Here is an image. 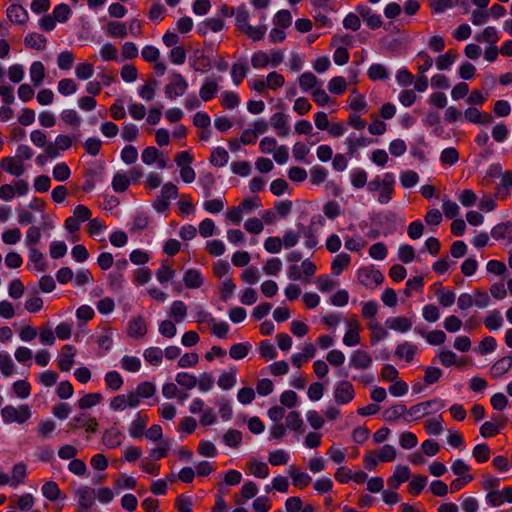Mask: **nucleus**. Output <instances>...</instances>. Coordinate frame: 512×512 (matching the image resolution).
<instances>
[{"instance_id":"1","label":"nucleus","mask_w":512,"mask_h":512,"mask_svg":"<svg viewBox=\"0 0 512 512\" xmlns=\"http://www.w3.org/2000/svg\"><path fill=\"white\" fill-rule=\"evenodd\" d=\"M1 416L5 424H24L31 417V410L26 404L19 405L18 407L6 405L1 410Z\"/></svg>"},{"instance_id":"2","label":"nucleus","mask_w":512,"mask_h":512,"mask_svg":"<svg viewBox=\"0 0 512 512\" xmlns=\"http://www.w3.org/2000/svg\"><path fill=\"white\" fill-rule=\"evenodd\" d=\"M188 88V82L178 72H174L170 82L165 86V95L169 99H175L185 94Z\"/></svg>"},{"instance_id":"3","label":"nucleus","mask_w":512,"mask_h":512,"mask_svg":"<svg viewBox=\"0 0 512 512\" xmlns=\"http://www.w3.org/2000/svg\"><path fill=\"white\" fill-rule=\"evenodd\" d=\"M442 407H444V404L440 399H432L413 405L408 409L407 414L411 417H414L415 419H419L429 414V409L438 411Z\"/></svg>"},{"instance_id":"4","label":"nucleus","mask_w":512,"mask_h":512,"mask_svg":"<svg viewBox=\"0 0 512 512\" xmlns=\"http://www.w3.org/2000/svg\"><path fill=\"white\" fill-rule=\"evenodd\" d=\"M75 495L78 497L77 512H87L95 503L96 491L91 487L81 486L75 490Z\"/></svg>"},{"instance_id":"5","label":"nucleus","mask_w":512,"mask_h":512,"mask_svg":"<svg viewBox=\"0 0 512 512\" xmlns=\"http://www.w3.org/2000/svg\"><path fill=\"white\" fill-rule=\"evenodd\" d=\"M355 397L353 385L347 381L339 382L334 388V400L338 405L350 403Z\"/></svg>"},{"instance_id":"6","label":"nucleus","mask_w":512,"mask_h":512,"mask_svg":"<svg viewBox=\"0 0 512 512\" xmlns=\"http://www.w3.org/2000/svg\"><path fill=\"white\" fill-rule=\"evenodd\" d=\"M359 282L366 286L372 287V285H379L384 281V276L380 270L372 267H363L358 270Z\"/></svg>"},{"instance_id":"7","label":"nucleus","mask_w":512,"mask_h":512,"mask_svg":"<svg viewBox=\"0 0 512 512\" xmlns=\"http://www.w3.org/2000/svg\"><path fill=\"white\" fill-rule=\"evenodd\" d=\"M395 176L391 172L383 175L382 186L380 187L378 202L380 204H387L391 201L394 193Z\"/></svg>"},{"instance_id":"8","label":"nucleus","mask_w":512,"mask_h":512,"mask_svg":"<svg viewBox=\"0 0 512 512\" xmlns=\"http://www.w3.org/2000/svg\"><path fill=\"white\" fill-rule=\"evenodd\" d=\"M373 359L365 350L358 349L351 353L349 365L357 370H366L372 366Z\"/></svg>"},{"instance_id":"9","label":"nucleus","mask_w":512,"mask_h":512,"mask_svg":"<svg viewBox=\"0 0 512 512\" xmlns=\"http://www.w3.org/2000/svg\"><path fill=\"white\" fill-rule=\"evenodd\" d=\"M486 502L497 507L504 503H512V487H505L501 491L492 490L486 495Z\"/></svg>"},{"instance_id":"10","label":"nucleus","mask_w":512,"mask_h":512,"mask_svg":"<svg viewBox=\"0 0 512 512\" xmlns=\"http://www.w3.org/2000/svg\"><path fill=\"white\" fill-rule=\"evenodd\" d=\"M69 425L73 430L85 427L86 432L95 433L98 428V421L96 418L88 417L86 413H81L77 416H74Z\"/></svg>"},{"instance_id":"11","label":"nucleus","mask_w":512,"mask_h":512,"mask_svg":"<svg viewBox=\"0 0 512 512\" xmlns=\"http://www.w3.org/2000/svg\"><path fill=\"white\" fill-rule=\"evenodd\" d=\"M0 167L8 174L20 177L25 172V167L20 160L15 157H4L0 160Z\"/></svg>"},{"instance_id":"12","label":"nucleus","mask_w":512,"mask_h":512,"mask_svg":"<svg viewBox=\"0 0 512 512\" xmlns=\"http://www.w3.org/2000/svg\"><path fill=\"white\" fill-rule=\"evenodd\" d=\"M410 478V469L408 466L398 465L391 477L388 478L387 484L390 489L396 490L399 486L408 481Z\"/></svg>"},{"instance_id":"13","label":"nucleus","mask_w":512,"mask_h":512,"mask_svg":"<svg viewBox=\"0 0 512 512\" xmlns=\"http://www.w3.org/2000/svg\"><path fill=\"white\" fill-rule=\"evenodd\" d=\"M124 439V435L120 430H118L115 427L106 429L103 433L102 437V443L105 445L108 449H114L116 447H119Z\"/></svg>"},{"instance_id":"14","label":"nucleus","mask_w":512,"mask_h":512,"mask_svg":"<svg viewBox=\"0 0 512 512\" xmlns=\"http://www.w3.org/2000/svg\"><path fill=\"white\" fill-rule=\"evenodd\" d=\"M218 80L214 77H207L204 80L203 85L200 88L199 95L204 102H208L214 98L218 92Z\"/></svg>"},{"instance_id":"15","label":"nucleus","mask_w":512,"mask_h":512,"mask_svg":"<svg viewBox=\"0 0 512 512\" xmlns=\"http://www.w3.org/2000/svg\"><path fill=\"white\" fill-rule=\"evenodd\" d=\"M271 126L277 131V135L285 137L289 134L288 116L282 112L275 113L270 118Z\"/></svg>"},{"instance_id":"16","label":"nucleus","mask_w":512,"mask_h":512,"mask_svg":"<svg viewBox=\"0 0 512 512\" xmlns=\"http://www.w3.org/2000/svg\"><path fill=\"white\" fill-rule=\"evenodd\" d=\"M316 225L315 218L311 219V223L309 226H304L301 223L297 224L299 232L305 237V246L308 249H313L317 246L318 240L315 234L314 226Z\"/></svg>"},{"instance_id":"17","label":"nucleus","mask_w":512,"mask_h":512,"mask_svg":"<svg viewBox=\"0 0 512 512\" xmlns=\"http://www.w3.org/2000/svg\"><path fill=\"white\" fill-rule=\"evenodd\" d=\"M385 325L394 331L405 333L412 328V321L408 317L398 316V317H389L385 321Z\"/></svg>"},{"instance_id":"18","label":"nucleus","mask_w":512,"mask_h":512,"mask_svg":"<svg viewBox=\"0 0 512 512\" xmlns=\"http://www.w3.org/2000/svg\"><path fill=\"white\" fill-rule=\"evenodd\" d=\"M6 14L8 19L16 24H24L29 19L27 10L18 4L10 5L6 10Z\"/></svg>"},{"instance_id":"19","label":"nucleus","mask_w":512,"mask_h":512,"mask_svg":"<svg viewBox=\"0 0 512 512\" xmlns=\"http://www.w3.org/2000/svg\"><path fill=\"white\" fill-rule=\"evenodd\" d=\"M288 474L292 479L293 485L299 489L307 487L312 481L309 474L306 472H300L294 465H291L288 468Z\"/></svg>"},{"instance_id":"20","label":"nucleus","mask_w":512,"mask_h":512,"mask_svg":"<svg viewBox=\"0 0 512 512\" xmlns=\"http://www.w3.org/2000/svg\"><path fill=\"white\" fill-rule=\"evenodd\" d=\"M128 335L132 338H141L147 333V326L144 318L138 316L128 323Z\"/></svg>"},{"instance_id":"21","label":"nucleus","mask_w":512,"mask_h":512,"mask_svg":"<svg viewBox=\"0 0 512 512\" xmlns=\"http://www.w3.org/2000/svg\"><path fill=\"white\" fill-rule=\"evenodd\" d=\"M148 422L147 416H142L140 412L136 414V418L131 422L129 434L132 438L139 439L143 436L144 430Z\"/></svg>"},{"instance_id":"22","label":"nucleus","mask_w":512,"mask_h":512,"mask_svg":"<svg viewBox=\"0 0 512 512\" xmlns=\"http://www.w3.org/2000/svg\"><path fill=\"white\" fill-rule=\"evenodd\" d=\"M512 368V356H504L496 361L490 369L493 378H499Z\"/></svg>"},{"instance_id":"23","label":"nucleus","mask_w":512,"mask_h":512,"mask_svg":"<svg viewBox=\"0 0 512 512\" xmlns=\"http://www.w3.org/2000/svg\"><path fill=\"white\" fill-rule=\"evenodd\" d=\"M183 281L187 288L197 289L202 286L204 279L199 270L188 269L184 273Z\"/></svg>"},{"instance_id":"24","label":"nucleus","mask_w":512,"mask_h":512,"mask_svg":"<svg viewBox=\"0 0 512 512\" xmlns=\"http://www.w3.org/2000/svg\"><path fill=\"white\" fill-rule=\"evenodd\" d=\"M41 491H42L43 496L46 497L50 501H56L58 499L66 498L65 495H62L58 484L54 481H47L46 483H44Z\"/></svg>"},{"instance_id":"25","label":"nucleus","mask_w":512,"mask_h":512,"mask_svg":"<svg viewBox=\"0 0 512 512\" xmlns=\"http://www.w3.org/2000/svg\"><path fill=\"white\" fill-rule=\"evenodd\" d=\"M491 236L496 239H508L512 242V223H500L494 226L491 230Z\"/></svg>"},{"instance_id":"26","label":"nucleus","mask_w":512,"mask_h":512,"mask_svg":"<svg viewBox=\"0 0 512 512\" xmlns=\"http://www.w3.org/2000/svg\"><path fill=\"white\" fill-rule=\"evenodd\" d=\"M103 401V396L101 393L95 392V393H87L82 398L78 400V407L81 410H87L90 409L97 404L101 403Z\"/></svg>"},{"instance_id":"27","label":"nucleus","mask_w":512,"mask_h":512,"mask_svg":"<svg viewBox=\"0 0 512 512\" xmlns=\"http://www.w3.org/2000/svg\"><path fill=\"white\" fill-rule=\"evenodd\" d=\"M299 86L302 91L307 92L312 88L321 87L322 83L318 81L317 77L311 72H305L299 77Z\"/></svg>"},{"instance_id":"28","label":"nucleus","mask_w":512,"mask_h":512,"mask_svg":"<svg viewBox=\"0 0 512 512\" xmlns=\"http://www.w3.org/2000/svg\"><path fill=\"white\" fill-rule=\"evenodd\" d=\"M30 78L34 86L39 87L45 78V67L42 62L35 61L30 66Z\"/></svg>"},{"instance_id":"29","label":"nucleus","mask_w":512,"mask_h":512,"mask_svg":"<svg viewBox=\"0 0 512 512\" xmlns=\"http://www.w3.org/2000/svg\"><path fill=\"white\" fill-rule=\"evenodd\" d=\"M417 351V346L409 342H404L396 347L395 355L404 358L407 362H411Z\"/></svg>"},{"instance_id":"30","label":"nucleus","mask_w":512,"mask_h":512,"mask_svg":"<svg viewBox=\"0 0 512 512\" xmlns=\"http://www.w3.org/2000/svg\"><path fill=\"white\" fill-rule=\"evenodd\" d=\"M349 325H350V327L354 326L355 328H351L345 333V335L343 337V343L346 346L352 347V346H356L360 343V336H359V332L357 330L359 323L356 319H354L353 321H351L349 323Z\"/></svg>"},{"instance_id":"31","label":"nucleus","mask_w":512,"mask_h":512,"mask_svg":"<svg viewBox=\"0 0 512 512\" xmlns=\"http://www.w3.org/2000/svg\"><path fill=\"white\" fill-rule=\"evenodd\" d=\"M24 43L27 47L36 49V50H43L46 47L47 39L42 34L38 33H29L25 39Z\"/></svg>"},{"instance_id":"32","label":"nucleus","mask_w":512,"mask_h":512,"mask_svg":"<svg viewBox=\"0 0 512 512\" xmlns=\"http://www.w3.org/2000/svg\"><path fill=\"white\" fill-rule=\"evenodd\" d=\"M351 257L347 253H340L332 261L331 269L335 275H340L350 264Z\"/></svg>"},{"instance_id":"33","label":"nucleus","mask_w":512,"mask_h":512,"mask_svg":"<svg viewBox=\"0 0 512 512\" xmlns=\"http://www.w3.org/2000/svg\"><path fill=\"white\" fill-rule=\"evenodd\" d=\"M435 295L437 297L439 304L443 307H451L456 299V295L453 291L446 290L442 287H439L436 290Z\"/></svg>"},{"instance_id":"34","label":"nucleus","mask_w":512,"mask_h":512,"mask_svg":"<svg viewBox=\"0 0 512 512\" xmlns=\"http://www.w3.org/2000/svg\"><path fill=\"white\" fill-rule=\"evenodd\" d=\"M209 160L212 165L216 167H223L227 164L229 160V155L224 148L217 147L212 151Z\"/></svg>"},{"instance_id":"35","label":"nucleus","mask_w":512,"mask_h":512,"mask_svg":"<svg viewBox=\"0 0 512 512\" xmlns=\"http://www.w3.org/2000/svg\"><path fill=\"white\" fill-rule=\"evenodd\" d=\"M407 411L408 409L404 404H397L385 410L383 413V417L386 421L393 422L407 414Z\"/></svg>"},{"instance_id":"36","label":"nucleus","mask_w":512,"mask_h":512,"mask_svg":"<svg viewBox=\"0 0 512 512\" xmlns=\"http://www.w3.org/2000/svg\"><path fill=\"white\" fill-rule=\"evenodd\" d=\"M175 381L177 382L178 385L187 390L195 388L198 383L196 376L189 374L187 372H179L175 377Z\"/></svg>"},{"instance_id":"37","label":"nucleus","mask_w":512,"mask_h":512,"mask_svg":"<svg viewBox=\"0 0 512 512\" xmlns=\"http://www.w3.org/2000/svg\"><path fill=\"white\" fill-rule=\"evenodd\" d=\"M186 314L187 306L183 301L177 300L172 303L169 315L175 320V322L181 323Z\"/></svg>"},{"instance_id":"38","label":"nucleus","mask_w":512,"mask_h":512,"mask_svg":"<svg viewBox=\"0 0 512 512\" xmlns=\"http://www.w3.org/2000/svg\"><path fill=\"white\" fill-rule=\"evenodd\" d=\"M130 178L124 173L117 172L112 179V188L116 193H122L128 189Z\"/></svg>"},{"instance_id":"39","label":"nucleus","mask_w":512,"mask_h":512,"mask_svg":"<svg viewBox=\"0 0 512 512\" xmlns=\"http://www.w3.org/2000/svg\"><path fill=\"white\" fill-rule=\"evenodd\" d=\"M458 54L453 50H448L445 54L440 55L436 60V66L439 70H447L457 59Z\"/></svg>"},{"instance_id":"40","label":"nucleus","mask_w":512,"mask_h":512,"mask_svg":"<svg viewBox=\"0 0 512 512\" xmlns=\"http://www.w3.org/2000/svg\"><path fill=\"white\" fill-rule=\"evenodd\" d=\"M428 482V477L425 475L414 476L408 486V492L412 495H419L425 488Z\"/></svg>"},{"instance_id":"41","label":"nucleus","mask_w":512,"mask_h":512,"mask_svg":"<svg viewBox=\"0 0 512 512\" xmlns=\"http://www.w3.org/2000/svg\"><path fill=\"white\" fill-rule=\"evenodd\" d=\"M144 359L154 366H159L162 362L163 351L158 347H149L144 351Z\"/></svg>"},{"instance_id":"42","label":"nucleus","mask_w":512,"mask_h":512,"mask_svg":"<svg viewBox=\"0 0 512 512\" xmlns=\"http://www.w3.org/2000/svg\"><path fill=\"white\" fill-rule=\"evenodd\" d=\"M107 388L118 391L123 385V379L117 371H109L104 377Z\"/></svg>"},{"instance_id":"43","label":"nucleus","mask_w":512,"mask_h":512,"mask_svg":"<svg viewBox=\"0 0 512 512\" xmlns=\"http://www.w3.org/2000/svg\"><path fill=\"white\" fill-rule=\"evenodd\" d=\"M215 181V177L211 172H205L199 176V183L204 190V196L206 198L211 196Z\"/></svg>"},{"instance_id":"44","label":"nucleus","mask_w":512,"mask_h":512,"mask_svg":"<svg viewBox=\"0 0 512 512\" xmlns=\"http://www.w3.org/2000/svg\"><path fill=\"white\" fill-rule=\"evenodd\" d=\"M249 24V13L246 10L245 6L242 5L237 8L235 12V26L244 32L246 27H248Z\"/></svg>"},{"instance_id":"45","label":"nucleus","mask_w":512,"mask_h":512,"mask_svg":"<svg viewBox=\"0 0 512 512\" xmlns=\"http://www.w3.org/2000/svg\"><path fill=\"white\" fill-rule=\"evenodd\" d=\"M26 477V465L23 462H19L13 466L12 469V478L10 485L12 487H17L20 483L24 481Z\"/></svg>"},{"instance_id":"46","label":"nucleus","mask_w":512,"mask_h":512,"mask_svg":"<svg viewBox=\"0 0 512 512\" xmlns=\"http://www.w3.org/2000/svg\"><path fill=\"white\" fill-rule=\"evenodd\" d=\"M250 349L251 345L249 343H237L230 347L229 354L231 358L241 360L247 356Z\"/></svg>"},{"instance_id":"47","label":"nucleus","mask_w":512,"mask_h":512,"mask_svg":"<svg viewBox=\"0 0 512 512\" xmlns=\"http://www.w3.org/2000/svg\"><path fill=\"white\" fill-rule=\"evenodd\" d=\"M107 32L111 37L125 38L127 36L126 25L122 22H109L107 25Z\"/></svg>"},{"instance_id":"48","label":"nucleus","mask_w":512,"mask_h":512,"mask_svg":"<svg viewBox=\"0 0 512 512\" xmlns=\"http://www.w3.org/2000/svg\"><path fill=\"white\" fill-rule=\"evenodd\" d=\"M485 326L490 330H497L503 325V318L498 310L491 311L484 320Z\"/></svg>"},{"instance_id":"49","label":"nucleus","mask_w":512,"mask_h":512,"mask_svg":"<svg viewBox=\"0 0 512 512\" xmlns=\"http://www.w3.org/2000/svg\"><path fill=\"white\" fill-rule=\"evenodd\" d=\"M175 274L176 271L167 264V261H163L160 268L156 272V278L161 284H163L171 280Z\"/></svg>"},{"instance_id":"50","label":"nucleus","mask_w":512,"mask_h":512,"mask_svg":"<svg viewBox=\"0 0 512 512\" xmlns=\"http://www.w3.org/2000/svg\"><path fill=\"white\" fill-rule=\"evenodd\" d=\"M0 371L4 376H10L14 371V363L6 351L0 352Z\"/></svg>"},{"instance_id":"51","label":"nucleus","mask_w":512,"mask_h":512,"mask_svg":"<svg viewBox=\"0 0 512 512\" xmlns=\"http://www.w3.org/2000/svg\"><path fill=\"white\" fill-rule=\"evenodd\" d=\"M347 83L344 77L335 76L328 83V90L336 95H340L345 92Z\"/></svg>"},{"instance_id":"52","label":"nucleus","mask_w":512,"mask_h":512,"mask_svg":"<svg viewBox=\"0 0 512 512\" xmlns=\"http://www.w3.org/2000/svg\"><path fill=\"white\" fill-rule=\"evenodd\" d=\"M249 469L251 473L257 478L264 479L269 474V467L265 462L255 460L251 461L249 464Z\"/></svg>"},{"instance_id":"53","label":"nucleus","mask_w":512,"mask_h":512,"mask_svg":"<svg viewBox=\"0 0 512 512\" xmlns=\"http://www.w3.org/2000/svg\"><path fill=\"white\" fill-rule=\"evenodd\" d=\"M368 77L373 80H383L388 78V72L384 65L382 64H372L368 69Z\"/></svg>"},{"instance_id":"54","label":"nucleus","mask_w":512,"mask_h":512,"mask_svg":"<svg viewBox=\"0 0 512 512\" xmlns=\"http://www.w3.org/2000/svg\"><path fill=\"white\" fill-rule=\"evenodd\" d=\"M52 175L55 180L63 182L70 177L71 171L65 162H61L54 166Z\"/></svg>"},{"instance_id":"55","label":"nucleus","mask_w":512,"mask_h":512,"mask_svg":"<svg viewBox=\"0 0 512 512\" xmlns=\"http://www.w3.org/2000/svg\"><path fill=\"white\" fill-rule=\"evenodd\" d=\"M71 14V9L69 5L65 3H61L57 5L52 12V16L55 19V21H58L60 23H64L68 20L69 16Z\"/></svg>"},{"instance_id":"56","label":"nucleus","mask_w":512,"mask_h":512,"mask_svg":"<svg viewBox=\"0 0 512 512\" xmlns=\"http://www.w3.org/2000/svg\"><path fill=\"white\" fill-rule=\"evenodd\" d=\"M419 181L418 174L413 170H406L400 174V182L403 188H412Z\"/></svg>"},{"instance_id":"57","label":"nucleus","mask_w":512,"mask_h":512,"mask_svg":"<svg viewBox=\"0 0 512 512\" xmlns=\"http://www.w3.org/2000/svg\"><path fill=\"white\" fill-rule=\"evenodd\" d=\"M472 455L478 463H484L489 460L490 448L487 444H478L473 448Z\"/></svg>"},{"instance_id":"58","label":"nucleus","mask_w":512,"mask_h":512,"mask_svg":"<svg viewBox=\"0 0 512 512\" xmlns=\"http://www.w3.org/2000/svg\"><path fill=\"white\" fill-rule=\"evenodd\" d=\"M459 159V153L458 151L453 148H445L440 155V161L444 165H454Z\"/></svg>"},{"instance_id":"59","label":"nucleus","mask_w":512,"mask_h":512,"mask_svg":"<svg viewBox=\"0 0 512 512\" xmlns=\"http://www.w3.org/2000/svg\"><path fill=\"white\" fill-rule=\"evenodd\" d=\"M158 85V81L155 79H149L147 83L142 86L139 90V95L146 101H151L155 95V87Z\"/></svg>"},{"instance_id":"60","label":"nucleus","mask_w":512,"mask_h":512,"mask_svg":"<svg viewBox=\"0 0 512 512\" xmlns=\"http://www.w3.org/2000/svg\"><path fill=\"white\" fill-rule=\"evenodd\" d=\"M43 254L36 248H29V260L35 264L38 271L43 272L47 269V265L43 262Z\"/></svg>"},{"instance_id":"61","label":"nucleus","mask_w":512,"mask_h":512,"mask_svg":"<svg viewBox=\"0 0 512 512\" xmlns=\"http://www.w3.org/2000/svg\"><path fill=\"white\" fill-rule=\"evenodd\" d=\"M223 441L229 447H237L242 441V433L236 429H229L224 434Z\"/></svg>"},{"instance_id":"62","label":"nucleus","mask_w":512,"mask_h":512,"mask_svg":"<svg viewBox=\"0 0 512 512\" xmlns=\"http://www.w3.org/2000/svg\"><path fill=\"white\" fill-rule=\"evenodd\" d=\"M398 258L401 262L408 264L415 259V250L409 244H403L398 249Z\"/></svg>"},{"instance_id":"63","label":"nucleus","mask_w":512,"mask_h":512,"mask_svg":"<svg viewBox=\"0 0 512 512\" xmlns=\"http://www.w3.org/2000/svg\"><path fill=\"white\" fill-rule=\"evenodd\" d=\"M94 67L91 63H79L75 68V74L80 80H87L93 76Z\"/></svg>"},{"instance_id":"64","label":"nucleus","mask_w":512,"mask_h":512,"mask_svg":"<svg viewBox=\"0 0 512 512\" xmlns=\"http://www.w3.org/2000/svg\"><path fill=\"white\" fill-rule=\"evenodd\" d=\"M61 119L66 124L72 126L74 129H77L80 125L81 119L77 112L73 109H66L61 113Z\"/></svg>"}]
</instances>
